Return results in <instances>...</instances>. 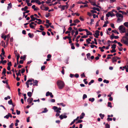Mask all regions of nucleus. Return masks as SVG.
Here are the masks:
<instances>
[{"instance_id": "nucleus-1", "label": "nucleus", "mask_w": 128, "mask_h": 128, "mask_svg": "<svg viewBox=\"0 0 128 128\" xmlns=\"http://www.w3.org/2000/svg\"><path fill=\"white\" fill-rule=\"evenodd\" d=\"M57 84L60 89H62L64 86L65 84L64 82L60 80H58L57 82Z\"/></svg>"}, {"instance_id": "nucleus-2", "label": "nucleus", "mask_w": 128, "mask_h": 128, "mask_svg": "<svg viewBox=\"0 0 128 128\" xmlns=\"http://www.w3.org/2000/svg\"><path fill=\"white\" fill-rule=\"evenodd\" d=\"M121 41L124 44L128 46V37L126 36H123Z\"/></svg>"}, {"instance_id": "nucleus-3", "label": "nucleus", "mask_w": 128, "mask_h": 128, "mask_svg": "<svg viewBox=\"0 0 128 128\" xmlns=\"http://www.w3.org/2000/svg\"><path fill=\"white\" fill-rule=\"evenodd\" d=\"M112 11L113 12H114L116 13H117L116 14V15L117 17L118 18L117 22H120L119 20H120V14H119L118 12L117 11H115L114 10H112Z\"/></svg>"}, {"instance_id": "nucleus-4", "label": "nucleus", "mask_w": 128, "mask_h": 128, "mask_svg": "<svg viewBox=\"0 0 128 128\" xmlns=\"http://www.w3.org/2000/svg\"><path fill=\"white\" fill-rule=\"evenodd\" d=\"M52 109L54 110V111L56 112L57 113H58V112L61 110V109L60 108H58L56 106H54L52 107Z\"/></svg>"}, {"instance_id": "nucleus-5", "label": "nucleus", "mask_w": 128, "mask_h": 128, "mask_svg": "<svg viewBox=\"0 0 128 128\" xmlns=\"http://www.w3.org/2000/svg\"><path fill=\"white\" fill-rule=\"evenodd\" d=\"M100 32L98 30H96L95 31V32L94 34H93L94 36L96 38H98V36H99V33Z\"/></svg>"}, {"instance_id": "nucleus-6", "label": "nucleus", "mask_w": 128, "mask_h": 128, "mask_svg": "<svg viewBox=\"0 0 128 128\" xmlns=\"http://www.w3.org/2000/svg\"><path fill=\"white\" fill-rule=\"evenodd\" d=\"M126 32V30L124 27L123 26H120V33H122Z\"/></svg>"}, {"instance_id": "nucleus-7", "label": "nucleus", "mask_w": 128, "mask_h": 128, "mask_svg": "<svg viewBox=\"0 0 128 128\" xmlns=\"http://www.w3.org/2000/svg\"><path fill=\"white\" fill-rule=\"evenodd\" d=\"M34 16L33 15H31L30 16V17L31 19L30 20L29 22L34 21L36 20V19H37V18H36L34 17Z\"/></svg>"}, {"instance_id": "nucleus-8", "label": "nucleus", "mask_w": 128, "mask_h": 128, "mask_svg": "<svg viewBox=\"0 0 128 128\" xmlns=\"http://www.w3.org/2000/svg\"><path fill=\"white\" fill-rule=\"evenodd\" d=\"M33 100V98H29L27 100V101L28 103L29 104H30L32 103Z\"/></svg>"}, {"instance_id": "nucleus-9", "label": "nucleus", "mask_w": 128, "mask_h": 128, "mask_svg": "<svg viewBox=\"0 0 128 128\" xmlns=\"http://www.w3.org/2000/svg\"><path fill=\"white\" fill-rule=\"evenodd\" d=\"M88 40L90 41H91V40L89 38L86 40V42L88 44H94V41H92V42H88Z\"/></svg>"}, {"instance_id": "nucleus-10", "label": "nucleus", "mask_w": 128, "mask_h": 128, "mask_svg": "<svg viewBox=\"0 0 128 128\" xmlns=\"http://www.w3.org/2000/svg\"><path fill=\"white\" fill-rule=\"evenodd\" d=\"M60 118L61 120H62L64 118H67V116L66 115L63 116L62 115H61L60 116Z\"/></svg>"}, {"instance_id": "nucleus-11", "label": "nucleus", "mask_w": 128, "mask_h": 128, "mask_svg": "<svg viewBox=\"0 0 128 128\" xmlns=\"http://www.w3.org/2000/svg\"><path fill=\"white\" fill-rule=\"evenodd\" d=\"M85 31L87 33L86 34L87 36L89 35L91 36L92 35V33L88 31L87 29H86Z\"/></svg>"}, {"instance_id": "nucleus-12", "label": "nucleus", "mask_w": 128, "mask_h": 128, "mask_svg": "<svg viewBox=\"0 0 128 128\" xmlns=\"http://www.w3.org/2000/svg\"><path fill=\"white\" fill-rule=\"evenodd\" d=\"M85 115V114L84 112H82L80 116V119H81L83 118H84Z\"/></svg>"}, {"instance_id": "nucleus-13", "label": "nucleus", "mask_w": 128, "mask_h": 128, "mask_svg": "<svg viewBox=\"0 0 128 128\" xmlns=\"http://www.w3.org/2000/svg\"><path fill=\"white\" fill-rule=\"evenodd\" d=\"M33 82L35 84H33V86H38V81L36 80H34L33 81Z\"/></svg>"}, {"instance_id": "nucleus-14", "label": "nucleus", "mask_w": 128, "mask_h": 128, "mask_svg": "<svg viewBox=\"0 0 128 128\" xmlns=\"http://www.w3.org/2000/svg\"><path fill=\"white\" fill-rule=\"evenodd\" d=\"M92 9L94 10H96L98 11L99 12L100 11V10L99 8H96L95 7H94L92 8Z\"/></svg>"}, {"instance_id": "nucleus-15", "label": "nucleus", "mask_w": 128, "mask_h": 128, "mask_svg": "<svg viewBox=\"0 0 128 128\" xmlns=\"http://www.w3.org/2000/svg\"><path fill=\"white\" fill-rule=\"evenodd\" d=\"M36 20H38L39 22H37V24H40L42 23V20L40 19L37 18Z\"/></svg>"}, {"instance_id": "nucleus-16", "label": "nucleus", "mask_w": 128, "mask_h": 128, "mask_svg": "<svg viewBox=\"0 0 128 128\" xmlns=\"http://www.w3.org/2000/svg\"><path fill=\"white\" fill-rule=\"evenodd\" d=\"M117 57L116 56L114 57L112 59V62H116L117 60Z\"/></svg>"}, {"instance_id": "nucleus-17", "label": "nucleus", "mask_w": 128, "mask_h": 128, "mask_svg": "<svg viewBox=\"0 0 128 128\" xmlns=\"http://www.w3.org/2000/svg\"><path fill=\"white\" fill-rule=\"evenodd\" d=\"M48 111V110H47V109L46 108H45L44 109V110L42 111L41 112L42 113H45L47 112Z\"/></svg>"}, {"instance_id": "nucleus-18", "label": "nucleus", "mask_w": 128, "mask_h": 128, "mask_svg": "<svg viewBox=\"0 0 128 128\" xmlns=\"http://www.w3.org/2000/svg\"><path fill=\"white\" fill-rule=\"evenodd\" d=\"M99 116L102 119H103L104 116V114H102L100 113L99 114Z\"/></svg>"}, {"instance_id": "nucleus-19", "label": "nucleus", "mask_w": 128, "mask_h": 128, "mask_svg": "<svg viewBox=\"0 0 128 128\" xmlns=\"http://www.w3.org/2000/svg\"><path fill=\"white\" fill-rule=\"evenodd\" d=\"M36 6L35 5H33L32 6V9H34V10H37L38 8H35Z\"/></svg>"}, {"instance_id": "nucleus-20", "label": "nucleus", "mask_w": 128, "mask_h": 128, "mask_svg": "<svg viewBox=\"0 0 128 128\" xmlns=\"http://www.w3.org/2000/svg\"><path fill=\"white\" fill-rule=\"evenodd\" d=\"M112 103L111 102H108V106L110 108H112V106L111 105Z\"/></svg>"}, {"instance_id": "nucleus-21", "label": "nucleus", "mask_w": 128, "mask_h": 128, "mask_svg": "<svg viewBox=\"0 0 128 128\" xmlns=\"http://www.w3.org/2000/svg\"><path fill=\"white\" fill-rule=\"evenodd\" d=\"M26 55H24L23 56H22L20 57L21 59H23L24 60H25L26 59Z\"/></svg>"}, {"instance_id": "nucleus-22", "label": "nucleus", "mask_w": 128, "mask_h": 128, "mask_svg": "<svg viewBox=\"0 0 128 128\" xmlns=\"http://www.w3.org/2000/svg\"><path fill=\"white\" fill-rule=\"evenodd\" d=\"M27 94L28 96L30 97L32 96V93L30 92H28Z\"/></svg>"}, {"instance_id": "nucleus-23", "label": "nucleus", "mask_w": 128, "mask_h": 128, "mask_svg": "<svg viewBox=\"0 0 128 128\" xmlns=\"http://www.w3.org/2000/svg\"><path fill=\"white\" fill-rule=\"evenodd\" d=\"M94 100V98H90L89 99V100L92 102H93Z\"/></svg>"}, {"instance_id": "nucleus-24", "label": "nucleus", "mask_w": 128, "mask_h": 128, "mask_svg": "<svg viewBox=\"0 0 128 128\" xmlns=\"http://www.w3.org/2000/svg\"><path fill=\"white\" fill-rule=\"evenodd\" d=\"M28 35L29 36V37L31 38H32L34 36L33 34H32L30 33H29L28 34Z\"/></svg>"}, {"instance_id": "nucleus-25", "label": "nucleus", "mask_w": 128, "mask_h": 128, "mask_svg": "<svg viewBox=\"0 0 128 128\" xmlns=\"http://www.w3.org/2000/svg\"><path fill=\"white\" fill-rule=\"evenodd\" d=\"M73 22L74 23H76L79 22H80V21L78 19H76L74 20Z\"/></svg>"}, {"instance_id": "nucleus-26", "label": "nucleus", "mask_w": 128, "mask_h": 128, "mask_svg": "<svg viewBox=\"0 0 128 128\" xmlns=\"http://www.w3.org/2000/svg\"><path fill=\"white\" fill-rule=\"evenodd\" d=\"M20 70H18V73H16V75H17V76H18L19 75H20V76L21 75V74H20Z\"/></svg>"}, {"instance_id": "nucleus-27", "label": "nucleus", "mask_w": 128, "mask_h": 128, "mask_svg": "<svg viewBox=\"0 0 128 128\" xmlns=\"http://www.w3.org/2000/svg\"><path fill=\"white\" fill-rule=\"evenodd\" d=\"M34 80L33 79H30L28 80L26 82L28 83H29V82H31L33 81Z\"/></svg>"}, {"instance_id": "nucleus-28", "label": "nucleus", "mask_w": 128, "mask_h": 128, "mask_svg": "<svg viewBox=\"0 0 128 128\" xmlns=\"http://www.w3.org/2000/svg\"><path fill=\"white\" fill-rule=\"evenodd\" d=\"M116 45L115 44H114L112 45V46L111 47V48L113 49H115V48H116Z\"/></svg>"}, {"instance_id": "nucleus-29", "label": "nucleus", "mask_w": 128, "mask_h": 128, "mask_svg": "<svg viewBox=\"0 0 128 128\" xmlns=\"http://www.w3.org/2000/svg\"><path fill=\"white\" fill-rule=\"evenodd\" d=\"M112 32H114L115 33H116L117 34H119V32H117L116 30H112Z\"/></svg>"}, {"instance_id": "nucleus-30", "label": "nucleus", "mask_w": 128, "mask_h": 128, "mask_svg": "<svg viewBox=\"0 0 128 128\" xmlns=\"http://www.w3.org/2000/svg\"><path fill=\"white\" fill-rule=\"evenodd\" d=\"M88 6V5L87 4H85L84 6L83 5H81L80 6V8H82V7H87Z\"/></svg>"}, {"instance_id": "nucleus-31", "label": "nucleus", "mask_w": 128, "mask_h": 128, "mask_svg": "<svg viewBox=\"0 0 128 128\" xmlns=\"http://www.w3.org/2000/svg\"><path fill=\"white\" fill-rule=\"evenodd\" d=\"M124 25L126 26L128 28V22H126L124 23Z\"/></svg>"}, {"instance_id": "nucleus-32", "label": "nucleus", "mask_w": 128, "mask_h": 128, "mask_svg": "<svg viewBox=\"0 0 128 128\" xmlns=\"http://www.w3.org/2000/svg\"><path fill=\"white\" fill-rule=\"evenodd\" d=\"M105 128H110V126L108 124H106L105 125Z\"/></svg>"}, {"instance_id": "nucleus-33", "label": "nucleus", "mask_w": 128, "mask_h": 128, "mask_svg": "<svg viewBox=\"0 0 128 128\" xmlns=\"http://www.w3.org/2000/svg\"><path fill=\"white\" fill-rule=\"evenodd\" d=\"M114 38V35L113 33H112L110 36V38L112 40Z\"/></svg>"}, {"instance_id": "nucleus-34", "label": "nucleus", "mask_w": 128, "mask_h": 128, "mask_svg": "<svg viewBox=\"0 0 128 128\" xmlns=\"http://www.w3.org/2000/svg\"><path fill=\"white\" fill-rule=\"evenodd\" d=\"M94 80H91L90 82H89L88 84L89 85H90L92 83H94Z\"/></svg>"}, {"instance_id": "nucleus-35", "label": "nucleus", "mask_w": 128, "mask_h": 128, "mask_svg": "<svg viewBox=\"0 0 128 128\" xmlns=\"http://www.w3.org/2000/svg\"><path fill=\"white\" fill-rule=\"evenodd\" d=\"M88 59L90 58V53H88L86 55Z\"/></svg>"}, {"instance_id": "nucleus-36", "label": "nucleus", "mask_w": 128, "mask_h": 128, "mask_svg": "<svg viewBox=\"0 0 128 128\" xmlns=\"http://www.w3.org/2000/svg\"><path fill=\"white\" fill-rule=\"evenodd\" d=\"M87 97V95L86 94H84L83 95L82 99L83 100H84L85 98H86Z\"/></svg>"}, {"instance_id": "nucleus-37", "label": "nucleus", "mask_w": 128, "mask_h": 128, "mask_svg": "<svg viewBox=\"0 0 128 128\" xmlns=\"http://www.w3.org/2000/svg\"><path fill=\"white\" fill-rule=\"evenodd\" d=\"M8 103L9 104L11 105L12 104V101L11 99H10L9 101L8 102Z\"/></svg>"}, {"instance_id": "nucleus-38", "label": "nucleus", "mask_w": 128, "mask_h": 128, "mask_svg": "<svg viewBox=\"0 0 128 128\" xmlns=\"http://www.w3.org/2000/svg\"><path fill=\"white\" fill-rule=\"evenodd\" d=\"M71 48L72 49H75V47L74 45V44L72 43L71 44Z\"/></svg>"}, {"instance_id": "nucleus-39", "label": "nucleus", "mask_w": 128, "mask_h": 128, "mask_svg": "<svg viewBox=\"0 0 128 128\" xmlns=\"http://www.w3.org/2000/svg\"><path fill=\"white\" fill-rule=\"evenodd\" d=\"M111 14L110 12H108L106 16L107 17H109L110 16Z\"/></svg>"}, {"instance_id": "nucleus-40", "label": "nucleus", "mask_w": 128, "mask_h": 128, "mask_svg": "<svg viewBox=\"0 0 128 128\" xmlns=\"http://www.w3.org/2000/svg\"><path fill=\"white\" fill-rule=\"evenodd\" d=\"M10 97L9 96H8L7 97H6L4 98V99L5 100H7L8 99H10Z\"/></svg>"}, {"instance_id": "nucleus-41", "label": "nucleus", "mask_w": 128, "mask_h": 128, "mask_svg": "<svg viewBox=\"0 0 128 128\" xmlns=\"http://www.w3.org/2000/svg\"><path fill=\"white\" fill-rule=\"evenodd\" d=\"M57 104L58 105H61L62 106H63L64 107L66 106L64 104L62 103H58Z\"/></svg>"}, {"instance_id": "nucleus-42", "label": "nucleus", "mask_w": 128, "mask_h": 128, "mask_svg": "<svg viewBox=\"0 0 128 128\" xmlns=\"http://www.w3.org/2000/svg\"><path fill=\"white\" fill-rule=\"evenodd\" d=\"M103 82L104 83H106V84H108L109 83V81L108 80H103Z\"/></svg>"}, {"instance_id": "nucleus-43", "label": "nucleus", "mask_w": 128, "mask_h": 128, "mask_svg": "<svg viewBox=\"0 0 128 128\" xmlns=\"http://www.w3.org/2000/svg\"><path fill=\"white\" fill-rule=\"evenodd\" d=\"M1 37L2 38H4V40H5L6 38V36H4L3 35H2Z\"/></svg>"}, {"instance_id": "nucleus-44", "label": "nucleus", "mask_w": 128, "mask_h": 128, "mask_svg": "<svg viewBox=\"0 0 128 128\" xmlns=\"http://www.w3.org/2000/svg\"><path fill=\"white\" fill-rule=\"evenodd\" d=\"M2 53L1 54V55L2 54L3 55H4V54H5V52H4V48H2Z\"/></svg>"}, {"instance_id": "nucleus-45", "label": "nucleus", "mask_w": 128, "mask_h": 128, "mask_svg": "<svg viewBox=\"0 0 128 128\" xmlns=\"http://www.w3.org/2000/svg\"><path fill=\"white\" fill-rule=\"evenodd\" d=\"M9 116L8 115V114L4 116V118H6L7 119H8L9 118Z\"/></svg>"}, {"instance_id": "nucleus-46", "label": "nucleus", "mask_w": 128, "mask_h": 128, "mask_svg": "<svg viewBox=\"0 0 128 128\" xmlns=\"http://www.w3.org/2000/svg\"><path fill=\"white\" fill-rule=\"evenodd\" d=\"M61 8V10L62 11L63 10H64L65 9V6H64V5L62 6L61 8Z\"/></svg>"}, {"instance_id": "nucleus-47", "label": "nucleus", "mask_w": 128, "mask_h": 128, "mask_svg": "<svg viewBox=\"0 0 128 128\" xmlns=\"http://www.w3.org/2000/svg\"><path fill=\"white\" fill-rule=\"evenodd\" d=\"M36 3H37L39 5H40L41 4L40 2L38 0H36Z\"/></svg>"}, {"instance_id": "nucleus-48", "label": "nucleus", "mask_w": 128, "mask_h": 128, "mask_svg": "<svg viewBox=\"0 0 128 128\" xmlns=\"http://www.w3.org/2000/svg\"><path fill=\"white\" fill-rule=\"evenodd\" d=\"M6 70L5 68H4L3 71L2 72V74H6Z\"/></svg>"}, {"instance_id": "nucleus-49", "label": "nucleus", "mask_w": 128, "mask_h": 128, "mask_svg": "<svg viewBox=\"0 0 128 128\" xmlns=\"http://www.w3.org/2000/svg\"><path fill=\"white\" fill-rule=\"evenodd\" d=\"M86 29H82L80 28H79L78 29V30L80 32H82L83 31H85Z\"/></svg>"}, {"instance_id": "nucleus-50", "label": "nucleus", "mask_w": 128, "mask_h": 128, "mask_svg": "<svg viewBox=\"0 0 128 128\" xmlns=\"http://www.w3.org/2000/svg\"><path fill=\"white\" fill-rule=\"evenodd\" d=\"M50 92H46V96H50Z\"/></svg>"}, {"instance_id": "nucleus-51", "label": "nucleus", "mask_w": 128, "mask_h": 128, "mask_svg": "<svg viewBox=\"0 0 128 128\" xmlns=\"http://www.w3.org/2000/svg\"><path fill=\"white\" fill-rule=\"evenodd\" d=\"M8 8L9 7H10V8H12V4L11 3H10L8 4Z\"/></svg>"}, {"instance_id": "nucleus-52", "label": "nucleus", "mask_w": 128, "mask_h": 128, "mask_svg": "<svg viewBox=\"0 0 128 128\" xmlns=\"http://www.w3.org/2000/svg\"><path fill=\"white\" fill-rule=\"evenodd\" d=\"M86 79H84L83 80V81L84 82L85 84H87L88 83V82L86 81Z\"/></svg>"}, {"instance_id": "nucleus-53", "label": "nucleus", "mask_w": 128, "mask_h": 128, "mask_svg": "<svg viewBox=\"0 0 128 128\" xmlns=\"http://www.w3.org/2000/svg\"><path fill=\"white\" fill-rule=\"evenodd\" d=\"M29 12H30L29 10H26V12H24L23 13V16H25V14L26 13H28Z\"/></svg>"}, {"instance_id": "nucleus-54", "label": "nucleus", "mask_w": 128, "mask_h": 128, "mask_svg": "<svg viewBox=\"0 0 128 128\" xmlns=\"http://www.w3.org/2000/svg\"><path fill=\"white\" fill-rule=\"evenodd\" d=\"M107 120L108 121H112V118H109V117H108Z\"/></svg>"}, {"instance_id": "nucleus-55", "label": "nucleus", "mask_w": 128, "mask_h": 128, "mask_svg": "<svg viewBox=\"0 0 128 128\" xmlns=\"http://www.w3.org/2000/svg\"><path fill=\"white\" fill-rule=\"evenodd\" d=\"M100 20H99L96 23V27L97 26H99V22Z\"/></svg>"}, {"instance_id": "nucleus-56", "label": "nucleus", "mask_w": 128, "mask_h": 128, "mask_svg": "<svg viewBox=\"0 0 128 128\" xmlns=\"http://www.w3.org/2000/svg\"><path fill=\"white\" fill-rule=\"evenodd\" d=\"M14 126V124L13 123L11 124L10 125V126L9 127L10 128H13V126Z\"/></svg>"}, {"instance_id": "nucleus-57", "label": "nucleus", "mask_w": 128, "mask_h": 128, "mask_svg": "<svg viewBox=\"0 0 128 128\" xmlns=\"http://www.w3.org/2000/svg\"><path fill=\"white\" fill-rule=\"evenodd\" d=\"M90 12H92V14L96 13H97V12L94 10H91Z\"/></svg>"}, {"instance_id": "nucleus-58", "label": "nucleus", "mask_w": 128, "mask_h": 128, "mask_svg": "<svg viewBox=\"0 0 128 128\" xmlns=\"http://www.w3.org/2000/svg\"><path fill=\"white\" fill-rule=\"evenodd\" d=\"M16 114L18 115H19L20 114V111L18 110H16Z\"/></svg>"}, {"instance_id": "nucleus-59", "label": "nucleus", "mask_w": 128, "mask_h": 128, "mask_svg": "<svg viewBox=\"0 0 128 128\" xmlns=\"http://www.w3.org/2000/svg\"><path fill=\"white\" fill-rule=\"evenodd\" d=\"M78 32L77 30L75 34L74 35V37H76V36L78 34Z\"/></svg>"}, {"instance_id": "nucleus-60", "label": "nucleus", "mask_w": 128, "mask_h": 128, "mask_svg": "<svg viewBox=\"0 0 128 128\" xmlns=\"http://www.w3.org/2000/svg\"><path fill=\"white\" fill-rule=\"evenodd\" d=\"M8 66H12V62H9L8 64Z\"/></svg>"}, {"instance_id": "nucleus-61", "label": "nucleus", "mask_w": 128, "mask_h": 128, "mask_svg": "<svg viewBox=\"0 0 128 128\" xmlns=\"http://www.w3.org/2000/svg\"><path fill=\"white\" fill-rule=\"evenodd\" d=\"M45 66H42V67H41V70H43L45 69Z\"/></svg>"}, {"instance_id": "nucleus-62", "label": "nucleus", "mask_w": 128, "mask_h": 128, "mask_svg": "<svg viewBox=\"0 0 128 128\" xmlns=\"http://www.w3.org/2000/svg\"><path fill=\"white\" fill-rule=\"evenodd\" d=\"M116 51V50H115V49H112V50L110 51V52L112 53H113L114 52H115Z\"/></svg>"}, {"instance_id": "nucleus-63", "label": "nucleus", "mask_w": 128, "mask_h": 128, "mask_svg": "<svg viewBox=\"0 0 128 128\" xmlns=\"http://www.w3.org/2000/svg\"><path fill=\"white\" fill-rule=\"evenodd\" d=\"M30 28H33L34 27V26L30 24Z\"/></svg>"}, {"instance_id": "nucleus-64", "label": "nucleus", "mask_w": 128, "mask_h": 128, "mask_svg": "<svg viewBox=\"0 0 128 128\" xmlns=\"http://www.w3.org/2000/svg\"><path fill=\"white\" fill-rule=\"evenodd\" d=\"M75 77L76 78H78L79 77V76L78 74H76L74 75Z\"/></svg>"}]
</instances>
